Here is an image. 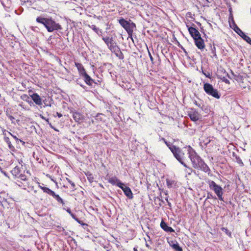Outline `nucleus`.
<instances>
[{
	"instance_id": "obj_19",
	"label": "nucleus",
	"mask_w": 251,
	"mask_h": 251,
	"mask_svg": "<svg viewBox=\"0 0 251 251\" xmlns=\"http://www.w3.org/2000/svg\"><path fill=\"white\" fill-rule=\"evenodd\" d=\"M112 52L115 53V55L118 57L120 59H123L124 58V56L123 53L120 50L119 46H117L114 49H113L112 51Z\"/></svg>"
},
{
	"instance_id": "obj_37",
	"label": "nucleus",
	"mask_w": 251,
	"mask_h": 251,
	"mask_svg": "<svg viewBox=\"0 0 251 251\" xmlns=\"http://www.w3.org/2000/svg\"><path fill=\"white\" fill-rule=\"evenodd\" d=\"M75 82H76V83L77 84L80 85L83 89H85L86 88V86L80 82V80L79 78L76 79V80H75Z\"/></svg>"
},
{
	"instance_id": "obj_57",
	"label": "nucleus",
	"mask_w": 251,
	"mask_h": 251,
	"mask_svg": "<svg viewBox=\"0 0 251 251\" xmlns=\"http://www.w3.org/2000/svg\"><path fill=\"white\" fill-rule=\"evenodd\" d=\"M164 194L166 196H168V192L167 191L164 192Z\"/></svg>"
},
{
	"instance_id": "obj_3",
	"label": "nucleus",
	"mask_w": 251,
	"mask_h": 251,
	"mask_svg": "<svg viewBox=\"0 0 251 251\" xmlns=\"http://www.w3.org/2000/svg\"><path fill=\"white\" fill-rule=\"evenodd\" d=\"M120 25L126 30L128 37H131L133 32V29L136 27L135 24L133 22H130V20L126 21L123 18H120L118 20Z\"/></svg>"
},
{
	"instance_id": "obj_55",
	"label": "nucleus",
	"mask_w": 251,
	"mask_h": 251,
	"mask_svg": "<svg viewBox=\"0 0 251 251\" xmlns=\"http://www.w3.org/2000/svg\"><path fill=\"white\" fill-rule=\"evenodd\" d=\"M0 2H1V4L2 5V6L4 7H5V5H4V3H3V1L2 0H0Z\"/></svg>"
},
{
	"instance_id": "obj_40",
	"label": "nucleus",
	"mask_w": 251,
	"mask_h": 251,
	"mask_svg": "<svg viewBox=\"0 0 251 251\" xmlns=\"http://www.w3.org/2000/svg\"><path fill=\"white\" fill-rule=\"evenodd\" d=\"M18 178H20L22 180H25L26 179V177L24 174H21L19 175V176L17 177Z\"/></svg>"
},
{
	"instance_id": "obj_36",
	"label": "nucleus",
	"mask_w": 251,
	"mask_h": 251,
	"mask_svg": "<svg viewBox=\"0 0 251 251\" xmlns=\"http://www.w3.org/2000/svg\"><path fill=\"white\" fill-rule=\"evenodd\" d=\"M75 65L76 67L77 68L78 71H80V70H81L82 68H84V67L82 65V64L79 63H76L75 62Z\"/></svg>"
},
{
	"instance_id": "obj_15",
	"label": "nucleus",
	"mask_w": 251,
	"mask_h": 251,
	"mask_svg": "<svg viewBox=\"0 0 251 251\" xmlns=\"http://www.w3.org/2000/svg\"><path fill=\"white\" fill-rule=\"evenodd\" d=\"M108 182L110 184L113 185H116L119 188H121V187L124 184V183H123L121 181L118 179L116 176L109 178Z\"/></svg>"
},
{
	"instance_id": "obj_56",
	"label": "nucleus",
	"mask_w": 251,
	"mask_h": 251,
	"mask_svg": "<svg viewBox=\"0 0 251 251\" xmlns=\"http://www.w3.org/2000/svg\"><path fill=\"white\" fill-rule=\"evenodd\" d=\"M168 198H169V196H166V197L165 198V199L167 201V202L169 201Z\"/></svg>"
},
{
	"instance_id": "obj_5",
	"label": "nucleus",
	"mask_w": 251,
	"mask_h": 251,
	"mask_svg": "<svg viewBox=\"0 0 251 251\" xmlns=\"http://www.w3.org/2000/svg\"><path fill=\"white\" fill-rule=\"evenodd\" d=\"M203 90L207 95L216 99H219L221 97L220 93L210 83H205L203 85Z\"/></svg>"
},
{
	"instance_id": "obj_4",
	"label": "nucleus",
	"mask_w": 251,
	"mask_h": 251,
	"mask_svg": "<svg viewBox=\"0 0 251 251\" xmlns=\"http://www.w3.org/2000/svg\"><path fill=\"white\" fill-rule=\"evenodd\" d=\"M208 184L210 189L214 191L217 196L218 199L220 201H224V198L223 197L224 190L222 187L216 184V182L213 180H208Z\"/></svg>"
},
{
	"instance_id": "obj_53",
	"label": "nucleus",
	"mask_w": 251,
	"mask_h": 251,
	"mask_svg": "<svg viewBox=\"0 0 251 251\" xmlns=\"http://www.w3.org/2000/svg\"><path fill=\"white\" fill-rule=\"evenodd\" d=\"M232 17H233L231 13H230V15L229 17V22L230 23V20H231L232 21Z\"/></svg>"
},
{
	"instance_id": "obj_61",
	"label": "nucleus",
	"mask_w": 251,
	"mask_h": 251,
	"mask_svg": "<svg viewBox=\"0 0 251 251\" xmlns=\"http://www.w3.org/2000/svg\"><path fill=\"white\" fill-rule=\"evenodd\" d=\"M197 24L199 26H201V24L200 22H197Z\"/></svg>"
},
{
	"instance_id": "obj_60",
	"label": "nucleus",
	"mask_w": 251,
	"mask_h": 251,
	"mask_svg": "<svg viewBox=\"0 0 251 251\" xmlns=\"http://www.w3.org/2000/svg\"><path fill=\"white\" fill-rule=\"evenodd\" d=\"M91 122L94 124H96L95 121L94 120H92Z\"/></svg>"
},
{
	"instance_id": "obj_17",
	"label": "nucleus",
	"mask_w": 251,
	"mask_h": 251,
	"mask_svg": "<svg viewBox=\"0 0 251 251\" xmlns=\"http://www.w3.org/2000/svg\"><path fill=\"white\" fill-rule=\"evenodd\" d=\"M31 98H32L33 101L38 105H41L42 104V100L40 96L36 93H33L32 95H31Z\"/></svg>"
},
{
	"instance_id": "obj_10",
	"label": "nucleus",
	"mask_w": 251,
	"mask_h": 251,
	"mask_svg": "<svg viewBox=\"0 0 251 251\" xmlns=\"http://www.w3.org/2000/svg\"><path fill=\"white\" fill-rule=\"evenodd\" d=\"M187 27L190 34L194 40L201 36L199 31L195 28V27L191 26L188 25H187Z\"/></svg>"
},
{
	"instance_id": "obj_31",
	"label": "nucleus",
	"mask_w": 251,
	"mask_h": 251,
	"mask_svg": "<svg viewBox=\"0 0 251 251\" xmlns=\"http://www.w3.org/2000/svg\"><path fill=\"white\" fill-rule=\"evenodd\" d=\"M211 53L213 54V57L217 58V54L216 53V48L214 46L213 47L210 45Z\"/></svg>"
},
{
	"instance_id": "obj_2",
	"label": "nucleus",
	"mask_w": 251,
	"mask_h": 251,
	"mask_svg": "<svg viewBox=\"0 0 251 251\" xmlns=\"http://www.w3.org/2000/svg\"><path fill=\"white\" fill-rule=\"evenodd\" d=\"M36 21L37 22L44 25L49 32L54 31H59L63 29L61 25L59 23H56L51 18H44L39 16L36 18Z\"/></svg>"
},
{
	"instance_id": "obj_6",
	"label": "nucleus",
	"mask_w": 251,
	"mask_h": 251,
	"mask_svg": "<svg viewBox=\"0 0 251 251\" xmlns=\"http://www.w3.org/2000/svg\"><path fill=\"white\" fill-rule=\"evenodd\" d=\"M173 153L175 157L177 160L181 159V157L184 155L182 151L178 147L173 145L172 143L168 142H165V143Z\"/></svg>"
},
{
	"instance_id": "obj_45",
	"label": "nucleus",
	"mask_w": 251,
	"mask_h": 251,
	"mask_svg": "<svg viewBox=\"0 0 251 251\" xmlns=\"http://www.w3.org/2000/svg\"><path fill=\"white\" fill-rule=\"evenodd\" d=\"M2 134L3 135V137L5 136H6V132H7V130H6V129H5L4 128H2Z\"/></svg>"
},
{
	"instance_id": "obj_35",
	"label": "nucleus",
	"mask_w": 251,
	"mask_h": 251,
	"mask_svg": "<svg viewBox=\"0 0 251 251\" xmlns=\"http://www.w3.org/2000/svg\"><path fill=\"white\" fill-rule=\"evenodd\" d=\"M206 199H217V198L215 196L213 195L211 193L208 192Z\"/></svg>"
},
{
	"instance_id": "obj_48",
	"label": "nucleus",
	"mask_w": 251,
	"mask_h": 251,
	"mask_svg": "<svg viewBox=\"0 0 251 251\" xmlns=\"http://www.w3.org/2000/svg\"><path fill=\"white\" fill-rule=\"evenodd\" d=\"M56 115L58 117V118H61L62 116V114L58 112H56Z\"/></svg>"
},
{
	"instance_id": "obj_29",
	"label": "nucleus",
	"mask_w": 251,
	"mask_h": 251,
	"mask_svg": "<svg viewBox=\"0 0 251 251\" xmlns=\"http://www.w3.org/2000/svg\"><path fill=\"white\" fill-rule=\"evenodd\" d=\"M230 26L234 30V31L236 32V27H239L237 25L235 24L233 17H232V23H229Z\"/></svg>"
},
{
	"instance_id": "obj_27",
	"label": "nucleus",
	"mask_w": 251,
	"mask_h": 251,
	"mask_svg": "<svg viewBox=\"0 0 251 251\" xmlns=\"http://www.w3.org/2000/svg\"><path fill=\"white\" fill-rule=\"evenodd\" d=\"M89 27L98 35H100L102 34V30L98 28L95 25H89Z\"/></svg>"
},
{
	"instance_id": "obj_16",
	"label": "nucleus",
	"mask_w": 251,
	"mask_h": 251,
	"mask_svg": "<svg viewBox=\"0 0 251 251\" xmlns=\"http://www.w3.org/2000/svg\"><path fill=\"white\" fill-rule=\"evenodd\" d=\"M160 227L166 232H175V230L172 227L169 226L163 220H162L160 223Z\"/></svg>"
},
{
	"instance_id": "obj_32",
	"label": "nucleus",
	"mask_w": 251,
	"mask_h": 251,
	"mask_svg": "<svg viewBox=\"0 0 251 251\" xmlns=\"http://www.w3.org/2000/svg\"><path fill=\"white\" fill-rule=\"evenodd\" d=\"M102 116H103V115L102 114H100V113L97 114L95 118V121H96L97 122L101 121L102 120Z\"/></svg>"
},
{
	"instance_id": "obj_25",
	"label": "nucleus",
	"mask_w": 251,
	"mask_h": 251,
	"mask_svg": "<svg viewBox=\"0 0 251 251\" xmlns=\"http://www.w3.org/2000/svg\"><path fill=\"white\" fill-rule=\"evenodd\" d=\"M11 173L14 176L17 177L21 173L20 168L17 166H16L11 171Z\"/></svg>"
},
{
	"instance_id": "obj_58",
	"label": "nucleus",
	"mask_w": 251,
	"mask_h": 251,
	"mask_svg": "<svg viewBox=\"0 0 251 251\" xmlns=\"http://www.w3.org/2000/svg\"><path fill=\"white\" fill-rule=\"evenodd\" d=\"M167 203H168V205L171 207V202H170L169 201H167Z\"/></svg>"
},
{
	"instance_id": "obj_28",
	"label": "nucleus",
	"mask_w": 251,
	"mask_h": 251,
	"mask_svg": "<svg viewBox=\"0 0 251 251\" xmlns=\"http://www.w3.org/2000/svg\"><path fill=\"white\" fill-rule=\"evenodd\" d=\"M233 156L235 157V159L236 160L237 162L240 165V166H243L244 164L240 158V157L235 154V153H233Z\"/></svg>"
},
{
	"instance_id": "obj_24",
	"label": "nucleus",
	"mask_w": 251,
	"mask_h": 251,
	"mask_svg": "<svg viewBox=\"0 0 251 251\" xmlns=\"http://www.w3.org/2000/svg\"><path fill=\"white\" fill-rule=\"evenodd\" d=\"M84 81L89 86H93V84L95 83L94 80L88 75H86L82 77Z\"/></svg>"
},
{
	"instance_id": "obj_38",
	"label": "nucleus",
	"mask_w": 251,
	"mask_h": 251,
	"mask_svg": "<svg viewBox=\"0 0 251 251\" xmlns=\"http://www.w3.org/2000/svg\"><path fill=\"white\" fill-rule=\"evenodd\" d=\"M62 234L65 236H67L70 237L71 235H72V232L71 231H63Z\"/></svg>"
},
{
	"instance_id": "obj_52",
	"label": "nucleus",
	"mask_w": 251,
	"mask_h": 251,
	"mask_svg": "<svg viewBox=\"0 0 251 251\" xmlns=\"http://www.w3.org/2000/svg\"><path fill=\"white\" fill-rule=\"evenodd\" d=\"M77 223L81 224V221L76 217L75 219Z\"/></svg>"
},
{
	"instance_id": "obj_1",
	"label": "nucleus",
	"mask_w": 251,
	"mask_h": 251,
	"mask_svg": "<svg viewBox=\"0 0 251 251\" xmlns=\"http://www.w3.org/2000/svg\"><path fill=\"white\" fill-rule=\"evenodd\" d=\"M188 153L193 167L196 169L200 170L209 174L210 169L195 151L190 146L188 147Z\"/></svg>"
},
{
	"instance_id": "obj_26",
	"label": "nucleus",
	"mask_w": 251,
	"mask_h": 251,
	"mask_svg": "<svg viewBox=\"0 0 251 251\" xmlns=\"http://www.w3.org/2000/svg\"><path fill=\"white\" fill-rule=\"evenodd\" d=\"M3 140L5 143L8 145V148L11 151H14L15 150L14 147L12 145L9 138L7 137V136H5L3 137Z\"/></svg>"
},
{
	"instance_id": "obj_43",
	"label": "nucleus",
	"mask_w": 251,
	"mask_h": 251,
	"mask_svg": "<svg viewBox=\"0 0 251 251\" xmlns=\"http://www.w3.org/2000/svg\"><path fill=\"white\" fill-rule=\"evenodd\" d=\"M67 180L68 181V182L71 185V186H72V187L73 188H75V184L74 182H73V181H72L70 179H68V178H67Z\"/></svg>"
},
{
	"instance_id": "obj_11",
	"label": "nucleus",
	"mask_w": 251,
	"mask_h": 251,
	"mask_svg": "<svg viewBox=\"0 0 251 251\" xmlns=\"http://www.w3.org/2000/svg\"><path fill=\"white\" fill-rule=\"evenodd\" d=\"M120 188L123 191L124 194L129 199H132L133 198V193L129 187L126 186L124 183Z\"/></svg>"
},
{
	"instance_id": "obj_30",
	"label": "nucleus",
	"mask_w": 251,
	"mask_h": 251,
	"mask_svg": "<svg viewBox=\"0 0 251 251\" xmlns=\"http://www.w3.org/2000/svg\"><path fill=\"white\" fill-rule=\"evenodd\" d=\"M221 230L224 232L228 237L232 238L231 232L226 228L222 227Z\"/></svg>"
},
{
	"instance_id": "obj_23",
	"label": "nucleus",
	"mask_w": 251,
	"mask_h": 251,
	"mask_svg": "<svg viewBox=\"0 0 251 251\" xmlns=\"http://www.w3.org/2000/svg\"><path fill=\"white\" fill-rule=\"evenodd\" d=\"M194 103L200 108L202 110H204V102L202 100L197 98V99L193 100Z\"/></svg>"
},
{
	"instance_id": "obj_14",
	"label": "nucleus",
	"mask_w": 251,
	"mask_h": 251,
	"mask_svg": "<svg viewBox=\"0 0 251 251\" xmlns=\"http://www.w3.org/2000/svg\"><path fill=\"white\" fill-rule=\"evenodd\" d=\"M236 33H237L240 37H241L248 44L251 42V39L250 37L246 35L245 33L240 29L239 27H236Z\"/></svg>"
},
{
	"instance_id": "obj_13",
	"label": "nucleus",
	"mask_w": 251,
	"mask_h": 251,
	"mask_svg": "<svg viewBox=\"0 0 251 251\" xmlns=\"http://www.w3.org/2000/svg\"><path fill=\"white\" fill-rule=\"evenodd\" d=\"M196 46L200 50H202L205 48V44L203 39L201 36L194 40Z\"/></svg>"
},
{
	"instance_id": "obj_44",
	"label": "nucleus",
	"mask_w": 251,
	"mask_h": 251,
	"mask_svg": "<svg viewBox=\"0 0 251 251\" xmlns=\"http://www.w3.org/2000/svg\"><path fill=\"white\" fill-rule=\"evenodd\" d=\"M87 178L90 182L93 181L94 178L91 174H90L88 176H87Z\"/></svg>"
},
{
	"instance_id": "obj_33",
	"label": "nucleus",
	"mask_w": 251,
	"mask_h": 251,
	"mask_svg": "<svg viewBox=\"0 0 251 251\" xmlns=\"http://www.w3.org/2000/svg\"><path fill=\"white\" fill-rule=\"evenodd\" d=\"M12 137L16 140V142L17 143H18L19 142H21L22 143L23 145H24L25 144V142L24 141L18 138L15 135H14V134L12 135Z\"/></svg>"
},
{
	"instance_id": "obj_42",
	"label": "nucleus",
	"mask_w": 251,
	"mask_h": 251,
	"mask_svg": "<svg viewBox=\"0 0 251 251\" xmlns=\"http://www.w3.org/2000/svg\"><path fill=\"white\" fill-rule=\"evenodd\" d=\"M56 230L59 232H63V231H64V228L61 226H56Z\"/></svg>"
},
{
	"instance_id": "obj_64",
	"label": "nucleus",
	"mask_w": 251,
	"mask_h": 251,
	"mask_svg": "<svg viewBox=\"0 0 251 251\" xmlns=\"http://www.w3.org/2000/svg\"><path fill=\"white\" fill-rule=\"evenodd\" d=\"M26 2H31V1H29L28 0H27Z\"/></svg>"
},
{
	"instance_id": "obj_20",
	"label": "nucleus",
	"mask_w": 251,
	"mask_h": 251,
	"mask_svg": "<svg viewBox=\"0 0 251 251\" xmlns=\"http://www.w3.org/2000/svg\"><path fill=\"white\" fill-rule=\"evenodd\" d=\"M185 158L184 154L181 157V159L178 160L184 167L186 168V172L188 173V175H190L193 171V170L188 167L184 162V159Z\"/></svg>"
},
{
	"instance_id": "obj_39",
	"label": "nucleus",
	"mask_w": 251,
	"mask_h": 251,
	"mask_svg": "<svg viewBox=\"0 0 251 251\" xmlns=\"http://www.w3.org/2000/svg\"><path fill=\"white\" fill-rule=\"evenodd\" d=\"M21 97L22 100H25L27 101L28 103H29V101H28V100H27V99H29V98L27 95H23L21 96Z\"/></svg>"
},
{
	"instance_id": "obj_62",
	"label": "nucleus",
	"mask_w": 251,
	"mask_h": 251,
	"mask_svg": "<svg viewBox=\"0 0 251 251\" xmlns=\"http://www.w3.org/2000/svg\"><path fill=\"white\" fill-rule=\"evenodd\" d=\"M133 251H137V249L135 247H134V249H133Z\"/></svg>"
},
{
	"instance_id": "obj_41",
	"label": "nucleus",
	"mask_w": 251,
	"mask_h": 251,
	"mask_svg": "<svg viewBox=\"0 0 251 251\" xmlns=\"http://www.w3.org/2000/svg\"><path fill=\"white\" fill-rule=\"evenodd\" d=\"M202 74L206 77H208V78H210V74L209 72H205V71H203V70L202 71Z\"/></svg>"
},
{
	"instance_id": "obj_47",
	"label": "nucleus",
	"mask_w": 251,
	"mask_h": 251,
	"mask_svg": "<svg viewBox=\"0 0 251 251\" xmlns=\"http://www.w3.org/2000/svg\"><path fill=\"white\" fill-rule=\"evenodd\" d=\"M8 117L10 119V120L11 121L12 123H13V120L14 119V117H13L12 116H11V115H10Z\"/></svg>"
},
{
	"instance_id": "obj_49",
	"label": "nucleus",
	"mask_w": 251,
	"mask_h": 251,
	"mask_svg": "<svg viewBox=\"0 0 251 251\" xmlns=\"http://www.w3.org/2000/svg\"><path fill=\"white\" fill-rule=\"evenodd\" d=\"M70 215L74 220L76 218V216L74 213L71 214Z\"/></svg>"
},
{
	"instance_id": "obj_59",
	"label": "nucleus",
	"mask_w": 251,
	"mask_h": 251,
	"mask_svg": "<svg viewBox=\"0 0 251 251\" xmlns=\"http://www.w3.org/2000/svg\"><path fill=\"white\" fill-rule=\"evenodd\" d=\"M7 133L12 136V135H13L12 133H11L10 132L7 131Z\"/></svg>"
},
{
	"instance_id": "obj_50",
	"label": "nucleus",
	"mask_w": 251,
	"mask_h": 251,
	"mask_svg": "<svg viewBox=\"0 0 251 251\" xmlns=\"http://www.w3.org/2000/svg\"><path fill=\"white\" fill-rule=\"evenodd\" d=\"M149 56H150V59H151V61L152 62L153 60V58L152 55L150 53H149Z\"/></svg>"
},
{
	"instance_id": "obj_8",
	"label": "nucleus",
	"mask_w": 251,
	"mask_h": 251,
	"mask_svg": "<svg viewBox=\"0 0 251 251\" xmlns=\"http://www.w3.org/2000/svg\"><path fill=\"white\" fill-rule=\"evenodd\" d=\"M102 39L107 45L108 48L111 51L117 46L116 42L114 41L113 37H103Z\"/></svg>"
},
{
	"instance_id": "obj_22",
	"label": "nucleus",
	"mask_w": 251,
	"mask_h": 251,
	"mask_svg": "<svg viewBox=\"0 0 251 251\" xmlns=\"http://www.w3.org/2000/svg\"><path fill=\"white\" fill-rule=\"evenodd\" d=\"M188 115L190 119L194 122L197 121L200 118V115L197 111H194L190 112Z\"/></svg>"
},
{
	"instance_id": "obj_7",
	"label": "nucleus",
	"mask_w": 251,
	"mask_h": 251,
	"mask_svg": "<svg viewBox=\"0 0 251 251\" xmlns=\"http://www.w3.org/2000/svg\"><path fill=\"white\" fill-rule=\"evenodd\" d=\"M40 187L44 193L52 196L58 203H61L63 205L65 204L63 200L58 195L56 194L54 191L50 189L49 188L43 186H40Z\"/></svg>"
},
{
	"instance_id": "obj_21",
	"label": "nucleus",
	"mask_w": 251,
	"mask_h": 251,
	"mask_svg": "<svg viewBox=\"0 0 251 251\" xmlns=\"http://www.w3.org/2000/svg\"><path fill=\"white\" fill-rule=\"evenodd\" d=\"M222 72H223L224 75L222 76L218 75V77L220 78L222 81L224 82L226 84H229L230 83V81L226 78V76H227L228 78H230L228 74L226 71L225 70H222Z\"/></svg>"
},
{
	"instance_id": "obj_63",
	"label": "nucleus",
	"mask_w": 251,
	"mask_h": 251,
	"mask_svg": "<svg viewBox=\"0 0 251 251\" xmlns=\"http://www.w3.org/2000/svg\"><path fill=\"white\" fill-rule=\"evenodd\" d=\"M182 48V49L184 50V51L185 52H186V51H185V50L184 49V48Z\"/></svg>"
},
{
	"instance_id": "obj_12",
	"label": "nucleus",
	"mask_w": 251,
	"mask_h": 251,
	"mask_svg": "<svg viewBox=\"0 0 251 251\" xmlns=\"http://www.w3.org/2000/svg\"><path fill=\"white\" fill-rule=\"evenodd\" d=\"M166 184L168 188L170 189H177L179 186L178 185L177 181L170 179V178H166Z\"/></svg>"
},
{
	"instance_id": "obj_9",
	"label": "nucleus",
	"mask_w": 251,
	"mask_h": 251,
	"mask_svg": "<svg viewBox=\"0 0 251 251\" xmlns=\"http://www.w3.org/2000/svg\"><path fill=\"white\" fill-rule=\"evenodd\" d=\"M71 113L73 114V119L76 122L80 124L83 122L85 116L83 113L75 110H72Z\"/></svg>"
},
{
	"instance_id": "obj_54",
	"label": "nucleus",
	"mask_w": 251,
	"mask_h": 251,
	"mask_svg": "<svg viewBox=\"0 0 251 251\" xmlns=\"http://www.w3.org/2000/svg\"><path fill=\"white\" fill-rule=\"evenodd\" d=\"M1 172L3 174V175H4L5 176H7V174L5 172L2 171Z\"/></svg>"
},
{
	"instance_id": "obj_18",
	"label": "nucleus",
	"mask_w": 251,
	"mask_h": 251,
	"mask_svg": "<svg viewBox=\"0 0 251 251\" xmlns=\"http://www.w3.org/2000/svg\"><path fill=\"white\" fill-rule=\"evenodd\" d=\"M169 245L172 249L175 251H182V249L179 247L178 243L176 241H170L168 242Z\"/></svg>"
},
{
	"instance_id": "obj_46",
	"label": "nucleus",
	"mask_w": 251,
	"mask_h": 251,
	"mask_svg": "<svg viewBox=\"0 0 251 251\" xmlns=\"http://www.w3.org/2000/svg\"><path fill=\"white\" fill-rule=\"evenodd\" d=\"M66 211L70 214L71 215V214H72L73 213L71 211V210L70 208H68L66 210Z\"/></svg>"
},
{
	"instance_id": "obj_34",
	"label": "nucleus",
	"mask_w": 251,
	"mask_h": 251,
	"mask_svg": "<svg viewBox=\"0 0 251 251\" xmlns=\"http://www.w3.org/2000/svg\"><path fill=\"white\" fill-rule=\"evenodd\" d=\"M78 73H79V75L81 76V77H83L84 76V75H87V73L84 69V68H82L81 70H80V71H78Z\"/></svg>"
},
{
	"instance_id": "obj_51",
	"label": "nucleus",
	"mask_w": 251,
	"mask_h": 251,
	"mask_svg": "<svg viewBox=\"0 0 251 251\" xmlns=\"http://www.w3.org/2000/svg\"><path fill=\"white\" fill-rule=\"evenodd\" d=\"M160 141H162L164 143L165 142H167L164 138H161Z\"/></svg>"
}]
</instances>
